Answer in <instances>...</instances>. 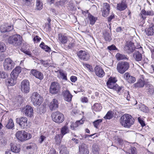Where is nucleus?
<instances>
[{"instance_id": "f257e3e1", "label": "nucleus", "mask_w": 154, "mask_h": 154, "mask_svg": "<svg viewBox=\"0 0 154 154\" xmlns=\"http://www.w3.org/2000/svg\"><path fill=\"white\" fill-rule=\"evenodd\" d=\"M135 119L131 115L125 114L120 119V123L124 127L129 128L134 123Z\"/></svg>"}, {"instance_id": "f03ea898", "label": "nucleus", "mask_w": 154, "mask_h": 154, "mask_svg": "<svg viewBox=\"0 0 154 154\" xmlns=\"http://www.w3.org/2000/svg\"><path fill=\"white\" fill-rule=\"evenodd\" d=\"M117 81L116 78L111 77L109 78L106 84L108 88L115 90L120 94L123 92V90L116 83Z\"/></svg>"}, {"instance_id": "7ed1b4c3", "label": "nucleus", "mask_w": 154, "mask_h": 154, "mask_svg": "<svg viewBox=\"0 0 154 154\" xmlns=\"http://www.w3.org/2000/svg\"><path fill=\"white\" fill-rule=\"evenodd\" d=\"M22 38L19 35L15 34L10 36L8 39L9 44L16 47L20 46L22 44Z\"/></svg>"}, {"instance_id": "20e7f679", "label": "nucleus", "mask_w": 154, "mask_h": 154, "mask_svg": "<svg viewBox=\"0 0 154 154\" xmlns=\"http://www.w3.org/2000/svg\"><path fill=\"white\" fill-rule=\"evenodd\" d=\"M31 98V101L34 106H39L42 103L43 98L37 92L33 93Z\"/></svg>"}, {"instance_id": "39448f33", "label": "nucleus", "mask_w": 154, "mask_h": 154, "mask_svg": "<svg viewBox=\"0 0 154 154\" xmlns=\"http://www.w3.org/2000/svg\"><path fill=\"white\" fill-rule=\"evenodd\" d=\"M16 136L17 138L21 141L28 140L32 137V135L30 134L23 130L18 131Z\"/></svg>"}, {"instance_id": "423d86ee", "label": "nucleus", "mask_w": 154, "mask_h": 154, "mask_svg": "<svg viewBox=\"0 0 154 154\" xmlns=\"http://www.w3.org/2000/svg\"><path fill=\"white\" fill-rule=\"evenodd\" d=\"M16 123L22 128H28L30 126L29 122L28 121V119L25 117H21L16 119Z\"/></svg>"}, {"instance_id": "0eeeda50", "label": "nucleus", "mask_w": 154, "mask_h": 154, "mask_svg": "<svg viewBox=\"0 0 154 154\" xmlns=\"http://www.w3.org/2000/svg\"><path fill=\"white\" fill-rule=\"evenodd\" d=\"M129 67L128 63L125 61L119 62L117 64V70L120 74L124 73Z\"/></svg>"}, {"instance_id": "6e6552de", "label": "nucleus", "mask_w": 154, "mask_h": 154, "mask_svg": "<svg viewBox=\"0 0 154 154\" xmlns=\"http://www.w3.org/2000/svg\"><path fill=\"white\" fill-rule=\"evenodd\" d=\"M53 120L57 123H60L64 120V116L63 114L59 112L53 113L51 115Z\"/></svg>"}, {"instance_id": "1a4fd4ad", "label": "nucleus", "mask_w": 154, "mask_h": 154, "mask_svg": "<svg viewBox=\"0 0 154 154\" xmlns=\"http://www.w3.org/2000/svg\"><path fill=\"white\" fill-rule=\"evenodd\" d=\"M141 48L140 45L138 47H135L134 44L131 42H127L126 43L124 47V50L127 53L130 54L133 52L135 50V48L138 49Z\"/></svg>"}, {"instance_id": "9d476101", "label": "nucleus", "mask_w": 154, "mask_h": 154, "mask_svg": "<svg viewBox=\"0 0 154 154\" xmlns=\"http://www.w3.org/2000/svg\"><path fill=\"white\" fill-rule=\"evenodd\" d=\"M60 88V85L57 82H51L50 87V92L52 94H57L59 92Z\"/></svg>"}, {"instance_id": "9b49d317", "label": "nucleus", "mask_w": 154, "mask_h": 154, "mask_svg": "<svg viewBox=\"0 0 154 154\" xmlns=\"http://www.w3.org/2000/svg\"><path fill=\"white\" fill-rule=\"evenodd\" d=\"M14 62L10 58H8L5 59L3 63L4 69L6 70H11L14 68Z\"/></svg>"}, {"instance_id": "f8f14e48", "label": "nucleus", "mask_w": 154, "mask_h": 154, "mask_svg": "<svg viewBox=\"0 0 154 154\" xmlns=\"http://www.w3.org/2000/svg\"><path fill=\"white\" fill-rule=\"evenodd\" d=\"M29 83L28 80H23L21 83V91L24 93H28L29 91Z\"/></svg>"}, {"instance_id": "ddd939ff", "label": "nucleus", "mask_w": 154, "mask_h": 154, "mask_svg": "<svg viewBox=\"0 0 154 154\" xmlns=\"http://www.w3.org/2000/svg\"><path fill=\"white\" fill-rule=\"evenodd\" d=\"M77 54L81 60L87 61L89 59V54L85 51L80 50L77 52Z\"/></svg>"}, {"instance_id": "4468645a", "label": "nucleus", "mask_w": 154, "mask_h": 154, "mask_svg": "<svg viewBox=\"0 0 154 154\" xmlns=\"http://www.w3.org/2000/svg\"><path fill=\"white\" fill-rule=\"evenodd\" d=\"M25 115L29 117H32L33 116V108L29 105H26L23 110Z\"/></svg>"}, {"instance_id": "2eb2a0df", "label": "nucleus", "mask_w": 154, "mask_h": 154, "mask_svg": "<svg viewBox=\"0 0 154 154\" xmlns=\"http://www.w3.org/2000/svg\"><path fill=\"white\" fill-rule=\"evenodd\" d=\"M61 134L58 135L55 137L56 140H58V142L60 141V137L62 138L64 135L69 132V130L66 126H64L63 127L61 130Z\"/></svg>"}, {"instance_id": "dca6fc26", "label": "nucleus", "mask_w": 154, "mask_h": 154, "mask_svg": "<svg viewBox=\"0 0 154 154\" xmlns=\"http://www.w3.org/2000/svg\"><path fill=\"white\" fill-rule=\"evenodd\" d=\"M79 154H88V146L84 143H81L79 146Z\"/></svg>"}, {"instance_id": "f3484780", "label": "nucleus", "mask_w": 154, "mask_h": 154, "mask_svg": "<svg viewBox=\"0 0 154 154\" xmlns=\"http://www.w3.org/2000/svg\"><path fill=\"white\" fill-rule=\"evenodd\" d=\"M123 77L124 79L129 83H133L136 81L135 78L131 75L128 72L125 73L123 75Z\"/></svg>"}, {"instance_id": "a211bd4d", "label": "nucleus", "mask_w": 154, "mask_h": 154, "mask_svg": "<svg viewBox=\"0 0 154 154\" xmlns=\"http://www.w3.org/2000/svg\"><path fill=\"white\" fill-rule=\"evenodd\" d=\"M94 72L96 75L100 77H103L105 74L102 69L100 66H97L94 68Z\"/></svg>"}, {"instance_id": "6ab92c4d", "label": "nucleus", "mask_w": 154, "mask_h": 154, "mask_svg": "<svg viewBox=\"0 0 154 154\" xmlns=\"http://www.w3.org/2000/svg\"><path fill=\"white\" fill-rule=\"evenodd\" d=\"M50 110L51 111L54 110L58 107V103L57 100L56 99H53L49 105Z\"/></svg>"}, {"instance_id": "aec40b11", "label": "nucleus", "mask_w": 154, "mask_h": 154, "mask_svg": "<svg viewBox=\"0 0 154 154\" xmlns=\"http://www.w3.org/2000/svg\"><path fill=\"white\" fill-rule=\"evenodd\" d=\"M30 73L36 78L40 80H42L43 79L44 76L43 74L41 72L38 71L34 69H32L30 71Z\"/></svg>"}, {"instance_id": "412c9836", "label": "nucleus", "mask_w": 154, "mask_h": 154, "mask_svg": "<svg viewBox=\"0 0 154 154\" xmlns=\"http://www.w3.org/2000/svg\"><path fill=\"white\" fill-rule=\"evenodd\" d=\"M64 100L68 102L71 101L72 96L68 90L64 91L62 93Z\"/></svg>"}, {"instance_id": "4be33fe9", "label": "nucleus", "mask_w": 154, "mask_h": 154, "mask_svg": "<svg viewBox=\"0 0 154 154\" xmlns=\"http://www.w3.org/2000/svg\"><path fill=\"white\" fill-rule=\"evenodd\" d=\"M21 72V67L20 66H17L11 72V76L14 78H17L18 75Z\"/></svg>"}, {"instance_id": "5701e85b", "label": "nucleus", "mask_w": 154, "mask_h": 154, "mask_svg": "<svg viewBox=\"0 0 154 154\" xmlns=\"http://www.w3.org/2000/svg\"><path fill=\"white\" fill-rule=\"evenodd\" d=\"M58 40L60 43L63 44H65L67 42L68 38L64 35L59 33L58 34Z\"/></svg>"}, {"instance_id": "b1692460", "label": "nucleus", "mask_w": 154, "mask_h": 154, "mask_svg": "<svg viewBox=\"0 0 154 154\" xmlns=\"http://www.w3.org/2000/svg\"><path fill=\"white\" fill-rule=\"evenodd\" d=\"M127 7V6L125 1L123 0L121 2L117 4L116 8L117 10L122 11L125 9Z\"/></svg>"}, {"instance_id": "393cba45", "label": "nucleus", "mask_w": 154, "mask_h": 154, "mask_svg": "<svg viewBox=\"0 0 154 154\" xmlns=\"http://www.w3.org/2000/svg\"><path fill=\"white\" fill-rule=\"evenodd\" d=\"M111 35V32L109 31H104L103 32V37L106 41L110 42L112 40Z\"/></svg>"}, {"instance_id": "a878e982", "label": "nucleus", "mask_w": 154, "mask_h": 154, "mask_svg": "<svg viewBox=\"0 0 154 154\" xmlns=\"http://www.w3.org/2000/svg\"><path fill=\"white\" fill-rule=\"evenodd\" d=\"M133 57L134 59L137 61H141L142 58V54L138 51H135L133 54Z\"/></svg>"}, {"instance_id": "bb28decb", "label": "nucleus", "mask_w": 154, "mask_h": 154, "mask_svg": "<svg viewBox=\"0 0 154 154\" xmlns=\"http://www.w3.org/2000/svg\"><path fill=\"white\" fill-rule=\"evenodd\" d=\"M142 15V17L144 19L146 17H143L142 15L145 16H151L154 15V11L152 10L146 11L144 10H143L141 12Z\"/></svg>"}, {"instance_id": "cd10ccee", "label": "nucleus", "mask_w": 154, "mask_h": 154, "mask_svg": "<svg viewBox=\"0 0 154 154\" xmlns=\"http://www.w3.org/2000/svg\"><path fill=\"white\" fill-rule=\"evenodd\" d=\"M146 31L148 35H153L154 34V25L152 24L150 25L148 28L146 29Z\"/></svg>"}, {"instance_id": "c85d7f7f", "label": "nucleus", "mask_w": 154, "mask_h": 154, "mask_svg": "<svg viewBox=\"0 0 154 154\" xmlns=\"http://www.w3.org/2000/svg\"><path fill=\"white\" fill-rule=\"evenodd\" d=\"M146 91L148 94H151L154 92L153 86L151 85L148 84L146 87Z\"/></svg>"}, {"instance_id": "c756f323", "label": "nucleus", "mask_w": 154, "mask_h": 154, "mask_svg": "<svg viewBox=\"0 0 154 154\" xmlns=\"http://www.w3.org/2000/svg\"><path fill=\"white\" fill-rule=\"evenodd\" d=\"M145 84V81L143 80L139 79L137 82L134 84V86L135 88L143 87Z\"/></svg>"}, {"instance_id": "7c9ffc66", "label": "nucleus", "mask_w": 154, "mask_h": 154, "mask_svg": "<svg viewBox=\"0 0 154 154\" xmlns=\"http://www.w3.org/2000/svg\"><path fill=\"white\" fill-rule=\"evenodd\" d=\"M11 78L7 80V85L8 86H13L16 83V79L11 76Z\"/></svg>"}, {"instance_id": "2f4dec72", "label": "nucleus", "mask_w": 154, "mask_h": 154, "mask_svg": "<svg viewBox=\"0 0 154 154\" xmlns=\"http://www.w3.org/2000/svg\"><path fill=\"white\" fill-rule=\"evenodd\" d=\"M40 62L45 67L51 66L52 64V61L50 60L44 61L43 60H41Z\"/></svg>"}, {"instance_id": "473e14b6", "label": "nucleus", "mask_w": 154, "mask_h": 154, "mask_svg": "<svg viewBox=\"0 0 154 154\" xmlns=\"http://www.w3.org/2000/svg\"><path fill=\"white\" fill-rule=\"evenodd\" d=\"M93 110L96 112L100 111L101 110L102 108V106H101L100 104L98 103H95L92 107Z\"/></svg>"}, {"instance_id": "72a5a7b5", "label": "nucleus", "mask_w": 154, "mask_h": 154, "mask_svg": "<svg viewBox=\"0 0 154 154\" xmlns=\"http://www.w3.org/2000/svg\"><path fill=\"white\" fill-rule=\"evenodd\" d=\"M116 57L118 60H119L124 59H128L127 56L125 54H120L118 53L116 55Z\"/></svg>"}, {"instance_id": "f704fd0d", "label": "nucleus", "mask_w": 154, "mask_h": 154, "mask_svg": "<svg viewBox=\"0 0 154 154\" xmlns=\"http://www.w3.org/2000/svg\"><path fill=\"white\" fill-rule=\"evenodd\" d=\"M5 127L9 129H12L14 127V124L12 119H9Z\"/></svg>"}, {"instance_id": "c9c22d12", "label": "nucleus", "mask_w": 154, "mask_h": 154, "mask_svg": "<svg viewBox=\"0 0 154 154\" xmlns=\"http://www.w3.org/2000/svg\"><path fill=\"white\" fill-rule=\"evenodd\" d=\"M40 47L46 52H49L51 51L50 48L46 45L43 42H42L40 45Z\"/></svg>"}, {"instance_id": "e433bc0d", "label": "nucleus", "mask_w": 154, "mask_h": 154, "mask_svg": "<svg viewBox=\"0 0 154 154\" xmlns=\"http://www.w3.org/2000/svg\"><path fill=\"white\" fill-rule=\"evenodd\" d=\"M36 9L38 10H41L43 7V4L41 0H36Z\"/></svg>"}, {"instance_id": "4c0bfd02", "label": "nucleus", "mask_w": 154, "mask_h": 154, "mask_svg": "<svg viewBox=\"0 0 154 154\" xmlns=\"http://www.w3.org/2000/svg\"><path fill=\"white\" fill-rule=\"evenodd\" d=\"M88 17L90 20V23L91 25H93L94 24L97 18L95 17L92 15H89L88 16Z\"/></svg>"}, {"instance_id": "58836bf2", "label": "nucleus", "mask_w": 154, "mask_h": 154, "mask_svg": "<svg viewBox=\"0 0 154 154\" xmlns=\"http://www.w3.org/2000/svg\"><path fill=\"white\" fill-rule=\"evenodd\" d=\"M60 154H69V152L67 150V148L64 146H62L60 147Z\"/></svg>"}, {"instance_id": "ea45409f", "label": "nucleus", "mask_w": 154, "mask_h": 154, "mask_svg": "<svg viewBox=\"0 0 154 154\" xmlns=\"http://www.w3.org/2000/svg\"><path fill=\"white\" fill-rule=\"evenodd\" d=\"M126 153L127 154H137L136 148L134 147H131Z\"/></svg>"}, {"instance_id": "a19ab883", "label": "nucleus", "mask_w": 154, "mask_h": 154, "mask_svg": "<svg viewBox=\"0 0 154 154\" xmlns=\"http://www.w3.org/2000/svg\"><path fill=\"white\" fill-rule=\"evenodd\" d=\"M11 149L13 152L15 153H18L20 150V148L15 145H13L11 146Z\"/></svg>"}, {"instance_id": "79ce46f5", "label": "nucleus", "mask_w": 154, "mask_h": 154, "mask_svg": "<svg viewBox=\"0 0 154 154\" xmlns=\"http://www.w3.org/2000/svg\"><path fill=\"white\" fill-rule=\"evenodd\" d=\"M140 110L145 112H148V108L144 105H142L139 107Z\"/></svg>"}, {"instance_id": "37998d69", "label": "nucleus", "mask_w": 154, "mask_h": 154, "mask_svg": "<svg viewBox=\"0 0 154 154\" xmlns=\"http://www.w3.org/2000/svg\"><path fill=\"white\" fill-rule=\"evenodd\" d=\"M37 111L40 114L44 113L45 112V109L44 106H41V107L37 109Z\"/></svg>"}, {"instance_id": "c03bdc74", "label": "nucleus", "mask_w": 154, "mask_h": 154, "mask_svg": "<svg viewBox=\"0 0 154 154\" xmlns=\"http://www.w3.org/2000/svg\"><path fill=\"white\" fill-rule=\"evenodd\" d=\"M113 115L112 112L111 111H109L106 114V115L104 117V118L106 119H110L112 118Z\"/></svg>"}, {"instance_id": "a18cd8bd", "label": "nucleus", "mask_w": 154, "mask_h": 154, "mask_svg": "<svg viewBox=\"0 0 154 154\" xmlns=\"http://www.w3.org/2000/svg\"><path fill=\"white\" fill-rule=\"evenodd\" d=\"M7 26L5 25H2L0 26V31L1 32H7Z\"/></svg>"}, {"instance_id": "49530a36", "label": "nucleus", "mask_w": 154, "mask_h": 154, "mask_svg": "<svg viewBox=\"0 0 154 154\" xmlns=\"http://www.w3.org/2000/svg\"><path fill=\"white\" fill-rule=\"evenodd\" d=\"M58 72L62 79L65 80H67L66 75L62 71L59 70Z\"/></svg>"}, {"instance_id": "de8ad7c7", "label": "nucleus", "mask_w": 154, "mask_h": 154, "mask_svg": "<svg viewBox=\"0 0 154 154\" xmlns=\"http://www.w3.org/2000/svg\"><path fill=\"white\" fill-rule=\"evenodd\" d=\"M102 122V120L101 119H97L93 122V124L94 126L96 128H97L98 126L99 123Z\"/></svg>"}, {"instance_id": "09e8293b", "label": "nucleus", "mask_w": 154, "mask_h": 154, "mask_svg": "<svg viewBox=\"0 0 154 154\" xmlns=\"http://www.w3.org/2000/svg\"><path fill=\"white\" fill-rule=\"evenodd\" d=\"M5 49V44L3 43L0 42V52H3Z\"/></svg>"}, {"instance_id": "8fccbe9b", "label": "nucleus", "mask_w": 154, "mask_h": 154, "mask_svg": "<svg viewBox=\"0 0 154 154\" xmlns=\"http://www.w3.org/2000/svg\"><path fill=\"white\" fill-rule=\"evenodd\" d=\"M103 9L106 10V11H109L110 6L109 4L107 3H104L103 5Z\"/></svg>"}, {"instance_id": "3c124183", "label": "nucleus", "mask_w": 154, "mask_h": 154, "mask_svg": "<svg viewBox=\"0 0 154 154\" xmlns=\"http://www.w3.org/2000/svg\"><path fill=\"white\" fill-rule=\"evenodd\" d=\"M124 96L126 98L127 100H130V97L128 91H125Z\"/></svg>"}, {"instance_id": "603ef678", "label": "nucleus", "mask_w": 154, "mask_h": 154, "mask_svg": "<svg viewBox=\"0 0 154 154\" xmlns=\"http://www.w3.org/2000/svg\"><path fill=\"white\" fill-rule=\"evenodd\" d=\"M109 11L106 10L102 9V15L103 17H106L109 14Z\"/></svg>"}, {"instance_id": "864d4df0", "label": "nucleus", "mask_w": 154, "mask_h": 154, "mask_svg": "<svg viewBox=\"0 0 154 154\" xmlns=\"http://www.w3.org/2000/svg\"><path fill=\"white\" fill-rule=\"evenodd\" d=\"M7 76L6 74L3 71L0 72V78L5 79Z\"/></svg>"}, {"instance_id": "5fc2aeb1", "label": "nucleus", "mask_w": 154, "mask_h": 154, "mask_svg": "<svg viewBox=\"0 0 154 154\" xmlns=\"http://www.w3.org/2000/svg\"><path fill=\"white\" fill-rule=\"evenodd\" d=\"M6 141L5 138H2L0 139V143L3 146H5L6 144Z\"/></svg>"}, {"instance_id": "6e6d98bb", "label": "nucleus", "mask_w": 154, "mask_h": 154, "mask_svg": "<svg viewBox=\"0 0 154 154\" xmlns=\"http://www.w3.org/2000/svg\"><path fill=\"white\" fill-rule=\"evenodd\" d=\"M41 39V38L37 35L35 36L33 38L34 42H39Z\"/></svg>"}, {"instance_id": "4d7b16f0", "label": "nucleus", "mask_w": 154, "mask_h": 154, "mask_svg": "<svg viewBox=\"0 0 154 154\" xmlns=\"http://www.w3.org/2000/svg\"><path fill=\"white\" fill-rule=\"evenodd\" d=\"M32 0H23L24 4L26 5H29L31 4Z\"/></svg>"}, {"instance_id": "13d9d810", "label": "nucleus", "mask_w": 154, "mask_h": 154, "mask_svg": "<svg viewBox=\"0 0 154 154\" xmlns=\"http://www.w3.org/2000/svg\"><path fill=\"white\" fill-rule=\"evenodd\" d=\"M83 123V121L82 120L77 121L75 123V127H78L79 125L82 124Z\"/></svg>"}, {"instance_id": "bf43d9fd", "label": "nucleus", "mask_w": 154, "mask_h": 154, "mask_svg": "<svg viewBox=\"0 0 154 154\" xmlns=\"http://www.w3.org/2000/svg\"><path fill=\"white\" fill-rule=\"evenodd\" d=\"M46 138V137L43 135H41L39 138V141L40 143H42Z\"/></svg>"}, {"instance_id": "052dcab7", "label": "nucleus", "mask_w": 154, "mask_h": 154, "mask_svg": "<svg viewBox=\"0 0 154 154\" xmlns=\"http://www.w3.org/2000/svg\"><path fill=\"white\" fill-rule=\"evenodd\" d=\"M108 48L110 50H114L117 49L116 47L114 45H112L108 47Z\"/></svg>"}, {"instance_id": "680f3d73", "label": "nucleus", "mask_w": 154, "mask_h": 154, "mask_svg": "<svg viewBox=\"0 0 154 154\" xmlns=\"http://www.w3.org/2000/svg\"><path fill=\"white\" fill-rule=\"evenodd\" d=\"M138 119L139 123L142 127L145 126V125L144 122L143 120H141L140 117L138 118Z\"/></svg>"}, {"instance_id": "e2e57ef3", "label": "nucleus", "mask_w": 154, "mask_h": 154, "mask_svg": "<svg viewBox=\"0 0 154 154\" xmlns=\"http://www.w3.org/2000/svg\"><path fill=\"white\" fill-rule=\"evenodd\" d=\"M77 78L76 77L74 76H72L71 77L70 80L71 81L73 82H75L77 80Z\"/></svg>"}, {"instance_id": "0e129e2a", "label": "nucleus", "mask_w": 154, "mask_h": 154, "mask_svg": "<svg viewBox=\"0 0 154 154\" xmlns=\"http://www.w3.org/2000/svg\"><path fill=\"white\" fill-rule=\"evenodd\" d=\"M75 44L74 42H70L68 45V47L69 48L71 49L74 46Z\"/></svg>"}, {"instance_id": "69168bd1", "label": "nucleus", "mask_w": 154, "mask_h": 154, "mask_svg": "<svg viewBox=\"0 0 154 154\" xmlns=\"http://www.w3.org/2000/svg\"><path fill=\"white\" fill-rule=\"evenodd\" d=\"M115 17L114 15L113 14H112L108 18V20L109 22H110L111 20L114 18Z\"/></svg>"}, {"instance_id": "338daca9", "label": "nucleus", "mask_w": 154, "mask_h": 154, "mask_svg": "<svg viewBox=\"0 0 154 154\" xmlns=\"http://www.w3.org/2000/svg\"><path fill=\"white\" fill-rule=\"evenodd\" d=\"M7 32L10 31L13 29V26H7Z\"/></svg>"}, {"instance_id": "774afa93", "label": "nucleus", "mask_w": 154, "mask_h": 154, "mask_svg": "<svg viewBox=\"0 0 154 154\" xmlns=\"http://www.w3.org/2000/svg\"><path fill=\"white\" fill-rule=\"evenodd\" d=\"M50 154H56V151L54 149H51L50 150Z\"/></svg>"}]
</instances>
